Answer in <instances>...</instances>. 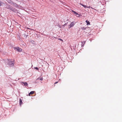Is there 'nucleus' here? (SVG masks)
Listing matches in <instances>:
<instances>
[{"mask_svg": "<svg viewBox=\"0 0 122 122\" xmlns=\"http://www.w3.org/2000/svg\"><path fill=\"white\" fill-rule=\"evenodd\" d=\"M80 4L82 5L85 8H86V7H87V6L86 5H85L81 4Z\"/></svg>", "mask_w": 122, "mask_h": 122, "instance_id": "nucleus-10", "label": "nucleus"}, {"mask_svg": "<svg viewBox=\"0 0 122 122\" xmlns=\"http://www.w3.org/2000/svg\"><path fill=\"white\" fill-rule=\"evenodd\" d=\"M59 40L61 41H63V40L62 39H60V38H59Z\"/></svg>", "mask_w": 122, "mask_h": 122, "instance_id": "nucleus-15", "label": "nucleus"}, {"mask_svg": "<svg viewBox=\"0 0 122 122\" xmlns=\"http://www.w3.org/2000/svg\"><path fill=\"white\" fill-rule=\"evenodd\" d=\"M86 27H83L81 28V29L82 30H86Z\"/></svg>", "mask_w": 122, "mask_h": 122, "instance_id": "nucleus-9", "label": "nucleus"}, {"mask_svg": "<svg viewBox=\"0 0 122 122\" xmlns=\"http://www.w3.org/2000/svg\"><path fill=\"white\" fill-rule=\"evenodd\" d=\"M35 69H37V70H38V68L37 67H36L35 68Z\"/></svg>", "mask_w": 122, "mask_h": 122, "instance_id": "nucleus-16", "label": "nucleus"}, {"mask_svg": "<svg viewBox=\"0 0 122 122\" xmlns=\"http://www.w3.org/2000/svg\"><path fill=\"white\" fill-rule=\"evenodd\" d=\"M31 42L33 44H34L35 43V42L33 41L32 40Z\"/></svg>", "mask_w": 122, "mask_h": 122, "instance_id": "nucleus-13", "label": "nucleus"}, {"mask_svg": "<svg viewBox=\"0 0 122 122\" xmlns=\"http://www.w3.org/2000/svg\"><path fill=\"white\" fill-rule=\"evenodd\" d=\"M75 24V23L74 22H72L71 24L69 25V28H70L71 27H72Z\"/></svg>", "mask_w": 122, "mask_h": 122, "instance_id": "nucleus-3", "label": "nucleus"}, {"mask_svg": "<svg viewBox=\"0 0 122 122\" xmlns=\"http://www.w3.org/2000/svg\"><path fill=\"white\" fill-rule=\"evenodd\" d=\"M3 3L1 2V1H0V6H1L2 5V4H3Z\"/></svg>", "mask_w": 122, "mask_h": 122, "instance_id": "nucleus-12", "label": "nucleus"}, {"mask_svg": "<svg viewBox=\"0 0 122 122\" xmlns=\"http://www.w3.org/2000/svg\"><path fill=\"white\" fill-rule=\"evenodd\" d=\"M22 83H23L24 85V86H28L27 83L26 82H21V84H22Z\"/></svg>", "mask_w": 122, "mask_h": 122, "instance_id": "nucleus-4", "label": "nucleus"}, {"mask_svg": "<svg viewBox=\"0 0 122 122\" xmlns=\"http://www.w3.org/2000/svg\"><path fill=\"white\" fill-rule=\"evenodd\" d=\"M86 22L87 23V25H90V23L89 22V21L86 20Z\"/></svg>", "mask_w": 122, "mask_h": 122, "instance_id": "nucleus-7", "label": "nucleus"}, {"mask_svg": "<svg viewBox=\"0 0 122 122\" xmlns=\"http://www.w3.org/2000/svg\"><path fill=\"white\" fill-rule=\"evenodd\" d=\"M34 93V91H32L29 94V96H30V95H32Z\"/></svg>", "mask_w": 122, "mask_h": 122, "instance_id": "nucleus-6", "label": "nucleus"}, {"mask_svg": "<svg viewBox=\"0 0 122 122\" xmlns=\"http://www.w3.org/2000/svg\"><path fill=\"white\" fill-rule=\"evenodd\" d=\"M58 82V81L56 82L54 84L57 83Z\"/></svg>", "mask_w": 122, "mask_h": 122, "instance_id": "nucleus-18", "label": "nucleus"}, {"mask_svg": "<svg viewBox=\"0 0 122 122\" xmlns=\"http://www.w3.org/2000/svg\"><path fill=\"white\" fill-rule=\"evenodd\" d=\"M8 65L10 66H14V64L13 61H11L10 60H8Z\"/></svg>", "mask_w": 122, "mask_h": 122, "instance_id": "nucleus-1", "label": "nucleus"}, {"mask_svg": "<svg viewBox=\"0 0 122 122\" xmlns=\"http://www.w3.org/2000/svg\"><path fill=\"white\" fill-rule=\"evenodd\" d=\"M14 49H16V50L19 52H20L22 50L19 47H14Z\"/></svg>", "mask_w": 122, "mask_h": 122, "instance_id": "nucleus-2", "label": "nucleus"}, {"mask_svg": "<svg viewBox=\"0 0 122 122\" xmlns=\"http://www.w3.org/2000/svg\"><path fill=\"white\" fill-rule=\"evenodd\" d=\"M71 11H72V12H73V13L75 15H78V16H79V14L77 13L76 12H75V11H74V10H71Z\"/></svg>", "mask_w": 122, "mask_h": 122, "instance_id": "nucleus-5", "label": "nucleus"}, {"mask_svg": "<svg viewBox=\"0 0 122 122\" xmlns=\"http://www.w3.org/2000/svg\"><path fill=\"white\" fill-rule=\"evenodd\" d=\"M40 80H41V81H42V80H43V78H40V79H39Z\"/></svg>", "mask_w": 122, "mask_h": 122, "instance_id": "nucleus-14", "label": "nucleus"}, {"mask_svg": "<svg viewBox=\"0 0 122 122\" xmlns=\"http://www.w3.org/2000/svg\"><path fill=\"white\" fill-rule=\"evenodd\" d=\"M8 8H9V9H11V10H13V11L14 10H13L12 8L11 7H8Z\"/></svg>", "mask_w": 122, "mask_h": 122, "instance_id": "nucleus-11", "label": "nucleus"}, {"mask_svg": "<svg viewBox=\"0 0 122 122\" xmlns=\"http://www.w3.org/2000/svg\"><path fill=\"white\" fill-rule=\"evenodd\" d=\"M90 6H87V7L86 8H90Z\"/></svg>", "mask_w": 122, "mask_h": 122, "instance_id": "nucleus-17", "label": "nucleus"}, {"mask_svg": "<svg viewBox=\"0 0 122 122\" xmlns=\"http://www.w3.org/2000/svg\"><path fill=\"white\" fill-rule=\"evenodd\" d=\"M19 101H20V105L22 104V100L21 99H20Z\"/></svg>", "mask_w": 122, "mask_h": 122, "instance_id": "nucleus-8", "label": "nucleus"}]
</instances>
